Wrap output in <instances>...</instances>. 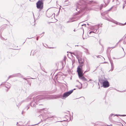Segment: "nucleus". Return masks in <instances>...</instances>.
Wrapping results in <instances>:
<instances>
[{
  "label": "nucleus",
  "instance_id": "obj_1",
  "mask_svg": "<svg viewBox=\"0 0 126 126\" xmlns=\"http://www.w3.org/2000/svg\"><path fill=\"white\" fill-rule=\"evenodd\" d=\"M42 96L39 95L33 98L32 100V101L31 102L30 105L31 107H35V104H39V105H41L39 103L42 101V100L43 99Z\"/></svg>",
  "mask_w": 126,
  "mask_h": 126
},
{
  "label": "nucleus",
  "instance_id": "obj_2",
  "mask_svg": "<svg viewBox=\"0 0 126 126\" xmlns=\"http://www.w3.org/2000/svg\"><path fill=\"white\" fill-rule=\"evenodd\" d=\"M72 54L76 57L77 58L78 60L79 63L80 64L77 68V70H78L79 68H80L81 70H82V66L83 65L84 60L81 58L82 57V53H80L79 55L78 53L75 54L74 53H73Z\"/></svg>",
  "mask_w": 126,
  "mask_h": 126
},
{
  "label": "nucleus",
  "instance_id": "obj_3",
  "mask_svg": "<svg viewBox=\"0 0 126 126\" xmlns=\"http://www.w3.org/2000/svg\"><path fill=\"white\" fill-rule=\"evenodd\" d=\"M79 78L83 81H87V79L84 77V74L83 73V71L81 70L80 68L78 69L77 71Z\"/></svg>",
  "mask_w": 126,
  "mask_h": 126
},
{
  "label": "nucleus",
  "instance_id": "obj_4",
  "mask_svg": "<svg viewBox=\"0 0 126 126\" xmlns=\"http://www.w3.org/2000/svg\"><path fill=\"white\" fill-rule=\"evenodd\" d=\"M36 7L37 9H40L39 11L43 8V3L42 0H39L36 3Z\"/></svg>",
  "mask_w": 126,
  "mask_h": 126
},
{
  "label": "nucleus",
  "instance_id": "obj_5",
  "mask_svg": "<svg viewBox=\"0 0 126 126\" xmlns=\"http://www.w3.org/2000/svg\"><path fill=\"white\" fill-rule=\"evenodd\" d=\"M99 26L98 25H95L94 26H93L92 27V30H94V31L95 30V32H93V31H91L89 32V34H88V36H93V35H90L91 33H97L98 32V29L99 28Z\"/></svg>",
  "mask_w": 126,
  "mask_h": 126
},
{
  "label": "nucleus",
  "instance_id": "obj_6",
  "mask_svg": "<svg viewBox=\"0 0 126 126\" xmlns=\"http://www.w3.org/2000/svg\"><path fill=\"white\" fill-rule=\"evenodd\" d=\"M73 90H71L69 91L64 93L63 95H62V99H64L70 95L73 92Z\"/></svg>",
  "mask_w": 126,
  "mask_h": 126
},
{
  "label": "nucleus",
  "instance_id": "obj_7",
  "mask_svg": "<svg viewBox=\"0 0 126 126\" xmlns=\"http://www.w3.org/2000/svg\"><path fill=\"white\" fill-rule=\"evenodd\" d=\"M102 86L104 88H106L109 86V84L108 81L107 80L104 81L102 82Z\"/></svg>",
  "mask_w": 126,
  "mask_h": 126
},
{
  "label": "nucleus",
  "instance_id": "obj_8",
  "mask_svg": "<svg viewBox=\"0 0 126 126\" xmlns=\"http://www.w3.org/2000/svg\"><path fill=\"white\" fill-rule=\"evenodd\" d=\"M55 116H49L46 118L45 119H44L45 121H51L54 118L56 117Z\"/></svg>",
  "mask_w": 126,
  "mask_h": 126
},
{
  "label": "nucleus",
  "instance_id": "obj_9",
  "mask_svg": "<svg viewBox=\"0 0 126 126\" xmlns=\"http://www.w3.org/2000/svg\"><path fill=\"white\" fill-rule=\"evenodd\" d=\"M108 21H110L111 22H113V23L116 24H118V25L120 26H124L125 25H124L123 24L121 23H118L115 20L112 19H107Z\"/></svg>",
  "mask_w": 126,
  "mask_h": 126
},
{
  "label": "nucleus",
  "instance_id": "obj_10",
  "mask_svg": "<svg viewBox=\"0 0 126 126\" xmlns=\"http://www.w3.org/2000/svg\"><path fill=\"white\" fill-rule=\"evenodd\" d=\"M23 77V76L21 75V74L20 73H18L16 74H14L12 75H11L9 76L8 78V79H9L10 78H13L15 77Z\"/></svg>",
  "mask_w": 126,
  "mask_h": 126
},
{
  "label": "nucleus",
  "instance_id": "obj_11",
  "mask_svg": "<svg viewBox=\"0 0 126 126\" xmlns=\"http://www.w3.org/2000/svg\"><path fill=\"white\" fill-rule=\"evenodd\" d=\"M61 98L62 99V95H55L53 96L52 98V99H57L58 98Z\"/></svg>",
  "mask_w": 126,
  "mask_h": 126
},
{
  "label": "nucleus",
  "instance_id": "obj_12",
  "mask_svg": "<svg viewBox=\"0 0 126 126\" xmlns=\"http://www.w3.org/2000/svg\"><path fill=\"white\" fill-rule=\"evenodd\" d=\"M112 2L114 4L116 5L119 4L120 3L118 0H113Z\"/></svg>",
  "mask_w": 126,
  "mask_h": 126
},
{
  "label": "nucleus",
  "instance_id": "obj_13",
  "mask_svg": "<svg viewBox=\"0 0 126 126\" xmlns=\"http://www.w3.org/2000/svg\"><path fill=\"white\" fill-rule=\"evenodd\" d=\"M5 87L8 89H9L11 86V84L9 83H7L5 84Z\"/></svg>",
  "mask_w": 126,
  "mask_h": 126
},
{
  "label": "nucleus",
  "instance_id": "obj_14",
  "mask_svg": "<svg viewBox=\"0 0 126 126\" xmlns=\"http://www.w3.org/2000/svg\"><path fill=\"white\" fill-rule=\"evenodd\" d=\"M75 19L74 18H72L69 19L68 21L66 22V23H71L74 21V19Z\"/></svg>",
  "mask_w": 126,
  "mask_h": 126
},
{
  "label": "nucleus",
  "instance_id": "obj_15",
  "mask_svg": "<svg viewBox=\"0 0 126 126\" xmlns=\"http://www.w3.org/2000/svg\"><path fill=\"white\" fill-rule=\"evenodd\" d=\"M110 63L111 65V71H112L114 67L113 63L112 61L110 60Z\"/></svg>",
  "mask_w": 126,
  "mask_h": 126
},
{
  "label": "nucleus",
  "instance_id": "obj_16",
  "mask_svg": "<svg viewBox=\"0 0 126 126\" xmlns=\"http://www.w3.org/2000/svg\"><path fill=\"white\" fill-rule=\"evenodd\" d=\"M114 115L113 114H111L110 115L109 117V119L110 121H112V119L111 117L113 116L114 117L115 116H116V115Z\"/></svg>",
  "mask_w": 126,
  "mask_h": 126
},
{
  "label": "nucleus",
  "instance_id": "obj_17",
  "mask_svg": "<svg viewBox=\"0 0 126 126\" xmlns=\"http://www.w3.org/2000/svg\"><path fill=\"white\" fill-rule=\"evenodd\" d=\"M85 52L87 54H90V53L89 52L88 50L87 49L85 48Z\"/></svg>",
  "mask_w": 126,
  "mask_h": 126
},
{
  "label": "nucleus",
  "instance_id": "obj_18",
  "mask_svg": "<svg viewBox=\"0 0 126 126\" xmlns=\"http://www.w3.org/2000/svg\"><path fill=\"white\" fill-rule=\"evenodd\" d=\"M115 115H116V116H126V115H120V114H118V115L115 114Z\"/></svg>",
  "mask_w": 126,
  "mask_h": 126
},
{
  "label": "nucleus",
  "instance_id": "obj_19",
  "mask_svg": "<svg viewBox=\"0 0 126 126\" xmlns=\"http://www.w3.org/2000/svg\"><path fill=\"white\" fill-rule=\"evenodd\" d=\"M103 4H102L99 7V10H101L102 9V8L103 7Z\"/></svg>",
  "mask_w": 126,
  "mask_h": 126
},
{
  "label": "nucleus",
  "instance_id": "obj_20",
  "mask_svg": "<svg viewBox=\"0 0 126 126\" xmlns=\"http://www.w3.org/2000/svg\"><path fill=\"white\" fill-rule=\"evenodd\" d=\"M120 42V41L118 43H117V44H116V45L114 47H111V48H114L118 44V43H119Z\"/></svg>",
  "mask_w": 126,
  "mask_h": 126
},
{
  "label": "nucleus",
  "instance_id": "obj_21",
  "mask_svg": "<svg viewBox=\"0 0 126 126\" xmlns=\"http://www.w3.org/2000/svg\"><path fill=\"white\" fill-rule=\"evenodd\" d=\"M103 80H102V79H99V81H100V82L101 83V82H102H102Z\"/></svg>",
  "mask_w": 126,
  "mask_h": 126
},
{
  "label": "nucleus",
  "instance_id": "obj_22",
  "mask_svg": "<svg viewBox=\"0 0 126 126\" xmlns=\"http://www.w3.org/2000/svg\"><path fill=\"white\" fill-rule=\"evenodd\" d=\"M21 77V78H23V79H25V80H27V79H26V78H23V77Z\"/></svg>",
  "mask_w": 126,
  "mask_h": 126
},
{
  "label": "nucleus",
  "instance_id": "obj_23",
  "mask_svg": "<svg viewBox=\"0 0 126 126\" xmlns=\"http://www.w3.org/2000/svg\"><path fill=\"white\" fill-rule=\"evenodd\" d=\"M126 91V89L125 90H124L121 91H120L121 92H124Z\"/></svg>",
  "mask_w": 126,
  "mask_h": 126
},
{
  "label": "nucleus",
  "instance_id": "obj_24",
  "mask_svg": "<svg viewBox=\"0 0 126 126\" xmlns=\"http://www.w3.org/2000/svg\"><path fill=\"white\" fill-rule=\"evenodd\" d=\"M39 123H38L37 124H34V125H32V126H35V125H37L38 124H39Z\"/></svg>",
  "mask_w": 126,
  "mask_h": 126
},
{
  "label": "nucleus",
  "instance_id": "obj_25",
  "mask_svg": "<svg viewBox=\"0 0 126 126\" xmlns=\"http://www.w3.org/2000/svg\"><path fill=\"white\" fill-rule=\"evenodd\" d=\"M40 117H42V118H43L42 115H40L39 116Z\"/></svg>",
  "mask_w": 126,
  "mask_h": 126
},
{
  "label": "nucleus",
  "instance_id": "obj_26",
  "mask_svg": "<svg viewBox=\"0 0 126 126\" xmlns=\"http://www.w3.org/2000/svg\"><path fill=\"white\" fill-rule=\"evenodd\" d=\"M65 58H66L65 57H64L63 60V61H65Z\"/></svg>",
  "mask_w": 126,
  "mask_h": 126
},
{
  "label": "nucleus",
  "instance_id": "obj_27",
  "mask_svg": "<svg viewBox=\"0 0 126 126\" xmlns=\"http://www.w3.org/2000/svg\"><path fill=\"white\" fill-rule=\"evenodd\" d=\"M87 8V6H85V8H83V9H86V8Z\"/></svg>",
  "mask_w": 126,
  "mask_h": 126
},
{
  "label": "nucleus",
  "instance_id": "obj_28",
  "mask_svg": "<svg viewBox=\"0 0 126 126\" xmlns=\"http://www.w3.org/2000/svg\"><path fill=\"white\" fill-rule=\"evenodd\" d=\"M39 37L38 36V37H37V38H36V40H38V37Z\"/></svg>",
  "mask_w": 126,
  "mask_h": 126
},
{
  "label": "nucleus",
  "instance_id": "obj_29",
  "mask_svg": "<svg viewBox=\"0 0 126 126\" xmlns=\"http://www.w3.org/2000/svg\"><path fill=\"white\" fill-rule=\"evenodd\" d=\"M113 7H111V8L110 9L108 10V11H110V10L111 9H112V8H113Z\"/></svg>",
  "mask_w": 126,
  "mask_h": 126
},
{
  "label": "nucleus",
  "instance_id": "obj_30",
  "mask_svg": "<svg viewBox=\"0 0 126 126\" xmlns=\"http://www.w3.org/2000/svg\"><path fill=\"white\" fill-rule=\"evenodd\" d=\"M23 111H24L23 110H22V113H21V114H23Z\"/></svg>",
  "mask_w": 126,
  "mask_h": 126
},
{
  "label": "nucleus",
  "instance_id": "obj_31",
  "mask_svg": "<svg viewBox=\"0 0 126 126\" xmlns=\"http://www.w3.org/2000/svg\"><path fill=\"white\" fill-rule=\"evenodd\" d=\"M86 25V24H83L82 25V26H83V25Z\"/></svg>",
  "mask_w": 126,
  "mask_h": 126
},
{
  "label": "nucleus",
  "instance_id": "obj_32",
  "mask_svg": "<svg viewBox=\"0 0 126 126\" xmlns=\"http://www.w3.org/2000/svg\"><path fill=\"white\" fill-rule=\"evenodd\" d=\"M92 81L93 80L92 79H90L89 81Z\"/></svg>",
  "mask_w": 126,
  "mask_h": 126
},
{
  "label": "nucleus",
  "instance_id": "obj_33",
  "mask_svg": "<svg viewBox=\"0 0 126 126\" xmlns=\"http://www.w3.org/2000/svg\"><path fill=\"white\" fill-rule=\"evenodd\" d=\"M21 102H20L19 103V106H20L21 104Z\"/></svg>",
  "mask_w": 126,
  "mask_h": 126
},
{
  "label": "nucleus",
  "instance_id": "obj_34",
  "mask_svg": "<svg viewBox=\"0 0 126 126\" xmlns=\"http://www.w3.org/2000/svg\"><path fill=\"white\" fill-rule=\"evenodd\" d=\"M27 107V110H28V109L29 108V107Z\"/></svg>",
  "mask_w": 126,
  "mask_h": 126
},
{
  "label": "nucleus",
  "instance_id": "obj_35",
  "mask_svg": "<svg viewBox=\"0 0 126 126\" xmlns=\"http://www.w3.org/2000/svg\"><path fill=\"white\" fill-rule=\"evenodd\" d=\"M74 32H75V31H76V30H75V29H74Z\"/></svg>",
  "mask_w": 126,
  "mask_h": 126
},
{
  "label": "nucleus",
  "instance_id": "obj_36",
  "mask_svg": "<svg viewBox=\"0 0 126 126\" xmlns=\"http://www.w3.org/2000/svg\"><path fill=\"white\" fill-rule=\"evenodd\" d=\"M122 124L121 123H120V125H122Z\"/></svg>",
  "mask_w": 126,
  "mask_h": 126
},
{
  "label": "nucleus",
  "instance_id": "obj_37",
  "mask_svg": "<svg viewBox=\"0 0 126 126\" xmlns=\"http://www.w3.org/2000/svg\"><path fill=\"white\" fill-rule=\"evenodd\" d=\"M126 24V22L124 24V25H125Z\"/></svg>",
  "mask_w": 126,
  "mask_h": 126
},
{
  "label": "nucleus",
  "instance_id": "obj_38",
  "mask_svg": "<svg viewBox=\"0 0 126 126\" xmlns=\"http://www.w3.org/2000/svg\"><path fill=\"white\" fill-rule=\"evenodd\" d=\"M124 6H123V9H124Z\"/></svg>",
  "mask_w": 126,
  "mask_h": 126
},
{
  "label": "nucleus",
  "instance_id": "obj_39",
  "mask_svg": "<svg viewBox=\"0 0 126 126\" xmlns=\"http://www.w3.org/2000/svg\"><path fill=\"white\" fill-rule=\"evenodd\" d=\"M87 25H89V24H88V23H87Z\"/></svg>",
  "mask_w": 126,
  "mask_h": 126
},
{
  "label": "nucleus",
  "instance_id": "obj_40",
  "mask_svg": "<svg viewBox=\"0 0 126 126\" xmlns=\"http://www.w3.org/2000/svg\"><path fill=\"white\" fill-rule=\"evenodd\" d=\"M32 38H32H28V39H30V38Z\"/></svg>",
  "mask_w": 126,
  "mask_h": 126
},
{
  "label": "nucleus",
  "instance_id": "obj_41",
  "mask_svg": "<svg viewBox=\"0 0 126 126\" xmlns=\"http://www.w3.org/2000/svg\"><path fill=\"white\" fill-rule=\"evenodd\" d=\"M78 8L76 9V10H77V9H78Z\"/></svg>",
  "mask_w": 126,
  "mask_h": 126
},
{
  "label": "nucleus",
  "instance_id": "obj_42",
  "mask_svg": "<svg viewBox=\"0 0 126 126\" xmlns=\"http://www.w3.org/2000/svg\"><path fill=\"white\" fill-rule=\"evenodd\" d=\"M44 33V32H43V33H42V34H43V33Z\"/></svg>",
  "mask_w": 126,
  "mask_h": 126
},
{
  "label": "nucleus",
  "instance_id": "obj_43",
  "mask_svg": "<svg viewBox=\"0 0 126 126\" xmlns=\"http://www.w3.org/2000/svg\"><path fill=\"white\" fill-rule=\"evenodd\" d=\"M81 88V87H80V88H79V89H80Z\"/></svg>",
  "mask_w": 126,
  "mask_h": 126
},
{
  "label": "nucleus",
  "instance_id": "obj_44",
  "mask_svg": "<svg viewBox=\"0 0 126 126\" xmlns=\"http://www.w3.org/2000/svg\"><path fill=\"white\" fill-rule=\"evenodd\" d=\"M75 90V89H74L73 90Z\"/></svg>",
  "mask_w": 126,
  "mask_h": 126
},
{
  "label": "nucleus",
  "instance_id": "obj_45",
  "mask_svg": "<svg viewBox=\"0 0 126 126\" xmlns=\"http://www.w3.org/2000/svg\"><path fill=\"white\" fill-rule=\"evenodd\" d=\"M104 7H105V6H104Z\"/></svg>",
  "mask_w": 126,
  "mask_h": 126
},
{
  "label": "nucleus",
  "instance_id": "obj_46",
  "mask_svg": "<svg viewBox=\"0 0 126 126\" xmlns=\"http://www.w3.org/2000/svg\"><path fill=\"white\" fill-rule=\"evenodd\" d=\"M83 39H84V38H83Z\"/></svg>",
  "mask_w": 126,
  "mask_h": 126
},
{
  "label": "nucleus",
  "instance_id": "obj_47",
  "mask_svg": "<svg viewBox=\"0 0 126 126\" xmlns=\"http://www.w3.org/2000/svg\"><path fill=\"white\" fill-rule=\"evenodd\" d=\"M122 49H123L124 50V49H123V47H122Z\"/></svg>",
  "mask_w": 126,
  "mask_h": 126
},
{
  "label": "nucleus",
  "instance_id": "obj_48",
  "mask_svg": "<svg viewBox=\"0 0 126 126\" xmlns=\"http://www.w3.org/2000/svg\"><path fill=\"white\" fill-rule=\"evenodd\" d=\"M41 120L42 121V119H41Z\"/></svg>",
  "mask_w": 126,
  "mask_h": 126
},
{
  "label": "nucleus",
  "instance_id": "obj_49",
  "mask_svg": "<svg viewBox=\"0 0 126 126\" xmlns=\"http://www.w3.org/2000/svg\"><path fill=\"white\" fill-rule=\"evenodd\" d=\"M81 85H82V84H81Z\"/></svg>",
  "mask_w": 126,
  "mask_h": 126
},
{
  "label": "nucleus",
  "instance_id": "obj_50",
  "mask_svg": "<svg viewBox=\"0 0 126 126\" xmlns=\"http://www.w3.org/2000/svg\"><path fill=\"white\" fill-rule=\"evenodd\" d=\"M17 106H18V105H17Z\"/></svg>",
  "mask_w": 126,
  "mask_h": 126
}]
</instances>
